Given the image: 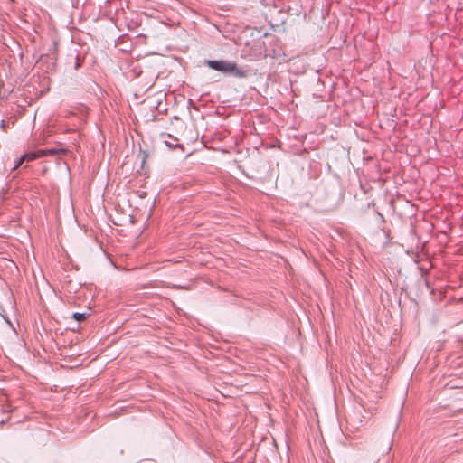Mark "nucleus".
<instances>
[{"label": "nucleus", "mask_w": 463, "mask_h": 463, "mask_svg": "<svg viewBox=\"0 0 463 463\" xmlns=\"http://www.w3.org/2000/svg\"><path fill=\"white\" fill-rule=\"evenodd\" d=\"M207 65L215 71L224 73H231L235 76L242 77L244 73L240 70L236 63L227 61H208Z\"/></svg>", "instance_id": "nucleus-1"}, {"label": "nucleus", "mask_w": 463, "mask_h": 463, "mask_svg": "<svg viewBox=\"0 0 463 463\" xmlns=\"http://www.w3.org/2000/svg\"><path fill=\"white\" fill-rule=\"evenodd\" d=\"M39 157H41L39 151L26 153L19 158V160L17 161L16 165L14 167V170L17 169L24 162H31Z\"/></svg>", "instance_id": "nucleus-2"}, {"label": "nucleus", "mask_w": 463, "mask_h": 463, "mask_svg": "<svg viewBox=\"0 0 463 463\" xmlns=\"http://www.w3.org/2000/svg\"><path fill=\"white\" fill-rule=\"evenodd\" d=\"M40 156H52L57 153L55 149H45V150H39Z\"/></svg>", "instance_id": "nucleus-3"}, {"label": "nucleus", "mask_w": 463, "mask_h": 463, "mask_svg": "<svg viewBox=\"0 0 463 463\" xmlns=\"http://www.w3.org/2000/svg\"><path fill=\"white\" fill-rule=\"evenodd\" d=\"M72 317L78 321V322H80V321H83L87 318V315L85 313H74L72 315Z\"/></svg>", "instance_id": "nucleus-4"}]
</instances>
